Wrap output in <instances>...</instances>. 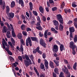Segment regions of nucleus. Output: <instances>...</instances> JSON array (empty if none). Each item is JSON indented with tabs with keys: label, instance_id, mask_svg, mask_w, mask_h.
<instances>
[{
	"label": "nucleus",
	"instance_id": "1",
	"mask_svg": "<svg viewBox=\"0 0 77 77\" xmlns=\"http://www.w3.org/2000/svg\"><path fill=\"white\" fill-rule=\"evenodd\" d=\"M20 50L21 51L22 54H23V53H24V48H23V45H26V44L24 43V40H23V39H20Z\"/></svg>",
	"mask_w": 77,
	"mask_h": 77
},
{
	"label": "nucleus",
	"instance_id": "2",
	"mask_svg": "<svg viewBox=\"0 0 77 77\" xmlns=\"http://www.w3.org/2000/svg\"><path fill=\"white\" fill-rule=\"evenodd\" d=\"M57 19L59 21L60 23H61L62 24H63V19L62 18V15L60 14L57 15Z\"/></svg>",
	"mask_w": 77,
	"mask_h": 77
},
{
	"label": "nucleus",
	"instance_id": "3",
	"mask_svg": "<svg viewBox=\"0 0 77 77\" xmlns=\"http://www.w3.org/2000/svg\"><path fill=\"white\" fill-rule=\"evenodd\" d=\"M32 40L30 38V37L29 36L27 38L26 40V45L28 46H29V44L30 47H32Z\"/></svg>",
	"mask_w": 77,
	"mask_h": 77
},
{
	"label": "nucleus",
	"instance_id": "4",
	"mask_svg": "<svg viewBox=\"0 0 77 77\" xmlns=\"http://www.w3.org/2000/svg\"><path fill=\"white\" fill-rule=\"evenodd\" d=\"M29 61H28L27 60H24V63L26 65V67H28L29 66V65H32V61L30 59L29 60Z\"/></svg>",
	"mask_w": 77,
	"mask_h": 77
},
{
	"label": "nucleus",
	"instance_id": "5",
	"mask_svg": "<svg viewBox=\"0 0 77 77\" xmlns=\"http://www.w3.org/2000/svg\"><path fill=\"white\" fill-rule=\"evenodd\" d=\"M39 43L41 45L43 46L44 48H46V45H47L45 44V43L44 40L42 38H41L40 39Z\"/></svg>",
	"mask_w": 77,
	"mask_h": 77
},
{
	"label": "nucleus",
	"instance_id": "6",
	"mask_svg": "<svg viewBox=\"0 0 77 77\" xmlns=\"http://www.w3.org/2000/svg\"><path fill=\"white\" fill-rule=\"evenodd\" d=\"M41 23L39 22L37 23L36 25L38 26L36 27V29H38V30H39L42 31L43 30V29L42 28V27H41V24L40 23Z\"/></svg>",
	"mask_w": 77,
	"mask_h": 77
},
{
	"label": "nucleus",
	"instance_id": "7",
	"mask_svg": "<svg viewBox=\"0 0 77 77\" xmlns=\"http://www.w3.org/2000/svg\"><path fill=\"white\" fill-rule=\"evenodd\" d=\"M62 70L63 72H64L66 74H70L69 72V71H68V69L67 68V67L65 66H64V68H62Z\"/></svg>",
	"mask_w": 77,
	"mask_h": 77
},
{
	"label": "nucleus",
	"instance_id": "8",
	"mask_svg": "<svg viewBox=\"0 0 77 77\" xmlns=\"http://www.w3.org/2000/svg\"><path fill=\"white\" fill-rule=\"evenodd\" d=\"M52 51L53 52L57 53L58 51V46L57 45H54L53 46V48H52Z\"/></svg>",
	"mask_w": 77,
	"mask_h": 77
},
{
	"label": "nucleus",
	"instance_id": "9",
	"mask_svg": "<svg viewBox=\"0 0 77 77\" xmlns=\"http://www.w3.org/2000/svg\"><path fill=\"white\" fill-rule=\"evenodd\" d=\"M69 47L71 48V49H75L76 48V45H74V43L71 42L70 43Z\"/></svg>",
	"mask_w": 77,
	"mask_h": 77
},
{
	"label": "nucleus",
	"instance_id": "10",
	"mask_svg": "<svg viewBox=\"0 0 77 77\" xmlns=\"http://www.w3.org/2000/svg\"><path fill=\"white\" fill-rule=\"evenodd\" d=\"M57 44H58V45H61L60 47V51L61 52L62 51H63V48L64 49L65 48H64V45H63L60 44V42L57 41Z\"/></svg>",
	"mask_w": 77,
	"mask_h": 77
},
{
	"label": "nucleus",
	"instance_id": "11",
	"mask_svg": "<svg viewBox=\"0 0 77 77\" xmlns=\"http://www.w3.org/2000/svg\"><path fill=\"white\" fill-rule=\"evenodd\" d=\"M69 32L70 34H72V33L75 32V29L74 27L69 28Z\"/></svg>",
	"mask_w": 77,
	"mask_h": 77
},
{
	"label": "nucleus",
	"instance_id": "12",
	"mask_svg": "<svg viewBox=\"0 0 77 77\" xmlns=\"http://www.w3.org/2000/svg\"><path fill=\"white\" fill-rule=\"evenodd\" d=\"M11 26V29L13 30L12 31V35L13 36V37H15L16 36L15 34V32H14V28H13V26H12V24H10Z\"/></svg>",
	"mask_w": 77,
	"mask_h": 77
},
{
	"label": "nucleus",
	"instance_id": "13",
	"mask_svg": "<svg viewBox=\"0 0 77 77\" xmlns=\"http://www.w3.org/2000/svg\"><path fill=\"white\" fill-rule=\"evenodd\" d=\"M22 57L23 59H25V58H26V60H29V58L27 54H25L24 55H22Z\"/></svg>",
	"mask_w": 77,
	"mask_h": 77
},
{
	"label": "nucleus",
	"instance_id": "14",
	"mask_svg": "<svg viewBox=\"0 0 77 77\" xmlns=\"http://www.w3.org/2000/svg\"><path fill=\"white\" fill-rule=\"evenodd\" d=\"M53 23H54V25L55 26H59V22L56 20H53Z\"/></svg>",
	"mask_w": 77,
	"mask_h": 77
},
{
	"label": "nucleus",
	"instance_id": "15",
	"mask_svg": "<svg viewBox=\"0 0 77 77\" xmlns=\"http://www.w3.org/2000/svg\"><path fill=\"white\" fill-rule=\"evenodd\" d=\"M29 6L30 10V11H32L33 10V4H32V2H30L29 3Z\"/></svg>",
	"mask_w": 77,
	"mask_h": 77
},
{
	"label": "nucleus",
	"instance_id": "16",
	"mask_svg": "<svg viewBox=\"0 0 77 77\" xmlns=\"http://www.w3.org/2000/svg\"><path fill=\"white\" fill-rule=\"evenodd\" d=\"M48 32V29L45 30L44 33V37L46 39H47L48 36H47V33Z\"/></svg>",
	"mask_w": 77,
	"mask_h": 77
},
{
	"label": "nucleus",
	"instance_id": "17",
	"mask_svg": "<svg viewBox=\"0 0 77 77\" xmlns=\"http://www.w3.org/2000/svg\"><path fill=\"white\" fill-rule=\"evenodd\" d=\"M39 47H37L33 51V53L35 54L36 53H37V52L39 51Z\"/></svg>",
	"mask_w": 77,
	"mask_h": 77
},
{
	"label": "nucleus",
	"instance_id": "18",
	"mask_svg": "<svg viewBox=\"0 0 77 77\" xmlns=\"http://www.w3.org/2000/svg\"><path fill=\"white\" fill-rule=\"evenodd\" d=\"M8 30V28L6 26H4L3 27L2 29V32L3 33H6L7 32V31Z\"/></svg>",
	"mask_w": 77,
	"mask_h": 77
},
{
	"label": "nucleus",
	"instance_id": "19",
	"mask_svg": "<svg viewBox=\"0 0 77 77\" xmlns=\"http://www.w3.org/2000/svg\"><path fill=\"white\" fill-rule=\"evenodd\" d=\"M39 9L40 12H41L42 14H44V8H42V6H40L39 8Z\"/></svg>",
	"mask_w": 77,
	"mask_h": 77
},
{
	"label": "nucleus",
	"instance_id": "20",
	"mask_svg": "<svg viewBox=\"0 0 77 77\" xmlns=\"http://www.w3.org/2000/svg\"><path fill=\"white\" fill-rule=\"evenodd\" d=\"M54 62L57 66H59V61L54 60Z\"/></svg>",
	"mask_w": 77,
	"mask_h": 77
},
{
	"label": "nucleus",
	"instance_id": "21",
	"mask_svg": "<svg viewBox=\"0 0 77 77\" xmlns=\"http://www.w3.org/2000/svg\"><path fill=\"white\" fill-rule=\"evenodd\" d=\"M63 26L61 24H60L59 26V30L60 31H63Z\"/></svg>",
	"mask_w": 77,
	"mask_h": 77
},
{
	"label": "nucleus",
	"instance_id": "22",
	"mask_svg": "<svg viewBox=\"0 0 77 77\" xmlns=\"http://www.w3.org/2000/svg\"><path fill=\"white\" fill-rule=\"evenodd\" d=\"M9 11H10V8H9V6H7L6 7V12L7 15L8 14H9Z\"/></svg>",
	"mask_w": 77,
	"mask_h": 77
},
{
	"label": "nucleus",
	"instance_id": "23",
	"mask_svg": "<svg viewBox=\"0 0 77 77\" xmlns=\"http://www.w3.org/2000/svg\"><path fill=\"white\" fill-rule=\"evenodd\" d=\"M20 4L22 7L24 6V1L23 0H20Z\"/></svg>",
	"mask_w": 77,
	"mask_h": 77
},
{
	"label": "nucleus",
	"instance_id": "24",
	"mask_svg": "<svg viewBox=\"0 0 77 77\" xmlns=\"http://www.w3.org/2000/svg\"><path fill=\"white\" fill-rule=\"evenodd\" d=\"M49 66H50L51 68H54V64H53V63L51 61H50Z\"/></svg>",
	"mask_w": 77,
	"mask_h": 77
},
{
	"label": "nucleus",
	"instance_id": "25",
	"mask_svg": "<svg viewBox=\"0 0 77 77\" xmlns=\"http://www.w3.org/2000/svg\"><path fill=\"white\" fill-rule=\"evenodd\" d=\"M54 72L55 74H59V69L58 68H55L54 69Z\"/></svg>",
	"mask_w": 77,
	"mask_h": 77
},
{
	"label": "nucleus",
	"instance_id": "26",
	"mask_svg": "<svg viewBox=\"0 0 77 77\" xmlns=\"http://www.w3.org/2000/svg\"><path fill=\"white\" fill-rule=\"evenodd\" d=\"M49 3H50V4H51V6H53L54 5V1H53V0H49Z\"/></svg>",
	"mask_w": 77,
	"mask_h": 77
},
{
	"label": "nucleus",
	"instance_id": "27",
	"mask_svg": "<svg viewBox=\"0 0 77 77\" xmlns=\"http://www.w3.org/2000/svg\"><path fill=\"white\" fill-rule=\"evenodd\" d=\"M5 42V46H6V47H7V48H5V50L6 51L7 50H9V45H7V42Z\"/></svg>",
	"mask_w": 77,
	"mask_h": 77
},
{
	"label": "nucleus",
	"instance_id": "28",
	"mask_svg": "<svg viewBox=\"0 0 77 77\" xmlns=\"http://www.w3.org/2000/svg\"><path fill=\"white\" fill-rule=\"evenodd\" d=\"M64 11H65V12L66 14H67V12H68V13H71V10L70 9L68 10L67 9H64Z\"/></svg>",
	"mask_w": 77,
	"mask_h": 77
},
{
	"label": "nucleus",
	"instance_id": "29",
	"mask_svg": "<svg viewBox=\"0 0 77 77\" xmlns=\"http://www.w3.org/2000/svg\"><path fill=\"white\" fill-rule=\"evenodd\" d=\"M77 62H75L73 66V68L75 70H76L77 69V68H76L77 67Z\"/></svg>",
	"mask_w": 77,
	"mask_h": 77
},
{
	"label": "nucleus",
	"instance_id": "30",
	"mask_svg": "<svg viewBox=\"0 0 77 77\" xmlns=\"http://www.w3.org/2000/svg\"><path fill=\"white\" fill-rule=\"evenodd\" d=\"M31 39L32 41H37V38L36 37H31Z\"/></svg>",
	"mask_w": 77,
	"mask_h": 77
},
{
	"label": "nucleus",
	"instance_id": "31",
	"mask_svg": "<svg viewBox=\"0 0 77 77\" xmlns=\"http://www.w3.org/2000/svg\"><path fill=\"white\" fill-rule=\"evenodd\" d=\"M15 6V2L12 1L11 4V7L12 8H14V7Z\"/></svg>",
	"mask_w": 77,
	"mask_h": 77
},
{
	"label": "nucleus",
	"instance_id": "32",
	"mask_svg": "<svg viewBox=\"0 0 77 77\" xmlns=\"http://www.w3.org/2000/svg\"><path fill=\"white\" fill-rule=\"evenodd\" d=\"M65 5V2H63L62 5H61V6L60 7V9H62V10H63V7H64Z\"/></svg>",
	"mask_w": 77,
	"mask_h": 77
},
{
	"label": "nucleus",
	"instance_id": "33",
	"mask_svg": "<svg viewBox=\"0 0 77 77\" xmlns=\"http://www.w3.org/2000/svg\"><path fill=\"white\" fill-rule=\"evenodd\" d=\"M8 44L10 45L11 48H13V50H14V46H13L12 45V43L10 42H8Z\"/></svg>",
	"mask_w": 77,
	"mask_h": 77
},
{
	"label": "nucleus",
	"instance_id": "34",
	"mask_svg": "<svg viewBox=\"0 0 77 77\" xmlns=\"http://www.w3.org/2000/svg\"><path fill=\"white\" fill-rule=\"evenodd\" d=\"M9 17L12 18H13L14 17V13L12 12L10 13L9 14Z\"/></svg>",
	"mask_w": 77,
	"mask_h": 77
},
{
	"label": "nucleus",
	"instance_id": "35",
	"mask_svg": "<svg viewBox=\"0 0 77 77\" xmlns=\"http://www.w3.org/2000/svg\"><path fill=\"white\" fill-rule=\"evenodd\" d=\"M40 67L41 69H44L45 68L44 65L42 63H41L40 64Z\"/></svg>",
	"mask_w": 77,
	"mask_h": 77
},
{
	"label": "nucleus",
	"instance_id": "36",
	"mask_svg": "<svg viewBox=\"0 0 77 77\" xmlns=\"http://www.w3.org/2000/svg\"><path fill=\"white\" fill-rule=\"evenodd\" d=\"M44 61L45 62V63H44L45 65H48V61L47 60L45 59H44Z\"/></svg>",
	"mask_w": 77,
	"mask_h": 77
},
{
	"label": "nucleus",
	"instance_id": "37",
	"mask_svg": "<svg viewBox=\"0 0 77 77\" xmlns=\"http://www.w3.org/2000/svg\"><path fill=\"white\" fill-rule=\"evenodd\" d=\"M74 42L75 43H76L77 42V35H75L74 36Z\"/></svg>",
	"mask_w": 77,
	"mask_h": 77
},
{
	"label": "nucleus",
	"instance_id": "38",
	"mask_svg": "<svg viewBox=\"0 0 77 77\" xmlns=\"http://www.w3.org/2000/svg\"><path fill=\"white\" fill-rule=\"evenodd\" d=\"M21 28L22 30H25V25L22 24L21 26Z\"/></svg>",
	"mask_w": 77,
	"mask_h": 77
},
{
	"label": "nucleus",
	"instance_id": "39",
	"mask_svg": "<svg viewBox=\"0 0 77 77\" xmlns=\"http://www.w3.org/2000/svg\"><path fill=\"white\" fill-rule=\"evenodd\" d=\"M9 54V55H12V52L9 51V50H8V49H7L6 51Z\"/></svg>",
	"mask_w": 77,
	"mask_h": 77
},
{
	"label": "nucleus",
	"instance_id": "40",
	"mask_svg": "<svg viewBox=\"0 0 77 77\" xmlns=\"http://www.w3.org/2000/svg\"><path fill=\"white\" fill-rule=\"evenodd\" d=\"M72 54L73 55H75L76 54V52L75 51V49H72Z\"/></svg>",
	"mask_w": 77,
	"mask_h": 77
},
{
	"label": "nucleus",
	"instance_id": "41",
	"mask_svg": "<svg viewBox=\"0 0 77 77\" xmlns=\"http://www.w3.org/2000/svg\"><path fill=\"white\" fill-rule=\"evenodd\" d=\"M57 9V8L56 7H53L52 8V11H56Z\"/></svg>",
	"mask_w": 77,
	"mask_h": 77
},
{
	"label": "nucleus",
	"instance_id": "42",
	"mask_svg": "<svg viewBox=\"0 0 77 77\" xmlns=\"http://www.w3.org/2000/svg\"><path fill=\"white\" fill-rule=\"evenodd\" d=\"M42 57H43V59H45V58H46V54H45V53H43L42 54Z\"/></svg>",
	"mask_w": 77,
	"mask_h": 77
},
{
	"label": "nucleus",
	"instance_id": "43",
	"mask_svg": "<svg viewBox=\"0 0 77 77\" xmlns=\"http://www.w3.org/2000/svg\"><path fill=\"white\" fill-rule=\"evenodd\" d=\"M9 59H10V61H11V62H13L14 61V59L13 58V57L10 56L9 57Z\"/></svg>",
	"mask_w": 77,
	"mask_h": 77
},
{
	"label": "nucleus",
	"instance_id": "44",
	"mask_svg": "<svg viewBox=\"0 0 77 77\" xmlns=\"http://www.w3.org/2000/svg\"><path fill=\"white\" fill-rule=\"evenodd\" d=\"M33 13L34 15H35V16H38V13L36 11H33Z\"/></svg>",
	"mask_w": 77,
	"mask_h": 77
},
{
	"label": "nucleus",
	"instance_id": "45",
	"mask_svg": "<svg viewBox=\"0 0 77 77\" xmlns=\"http://www.w3.org/2000/svg\"><path fill=\"white\" fill-rule=\"evenodd\" d=\"M46 20L47 19H46V18H45V17L43 16L42 17V20L43 21L45 22V21H46Z\"/></svg>",
	"mask_w": 77,
	"mask_h": 77
},
{
	"label": "nucleus",
	"instance_id": "46",
	"mask_svg": "<svg viewBox=\"0 0 77 77\" xmlns=\"http://www.w3.org/2000/svg\"><path fill=\"white\" fill-rule=\"evenodd\" d=\"M39 35L40 37H42V36H44V34H42L41 31L39 32Z\"/></svg>",
	"mask_w": 77,
	"mask_h": 77
},
{
	"label": "nucleus",
	"instance_id": "47",
	"mask_svg": "<svg viewBox=\"0 0 77 77\" xmlns=\"http://www.w3.org/2000/svg\"><path fill=\"white\" fill-rule=\"evenodd\" d=\"M22 33L23 35H24V36H27V32H26V31H23L22 32Z\"/></svg>",
	"mask_w": 77,
	"mask_h": 77
},
{
	"label": "nucleus",
	"instance_id": "48",
	"mask_svg": "<svg viewBox=\"0 0 77 77\" xmlns=\"http://www.w3.org/2000/svg\"><path fill=\"white\" fill-rule=\"evenodd\" d=\"M73 24L77 23V18H75L73 20Z\"/></svg>",
	"mask_w": 77,
	"mask_h": 77
},
{
	"label": "nucleus",
	"instance_id": "49",
	"mask_svg": "<svg viewBox=\"0 0 77 77\" xmlns=\"http://www.w3.org/2000/svg\"><path fill=\"white\" fill-rule=\"evenodd\" d=\"M72 6L73 7V8H75L76 7H77V5L74 4V3L73 2V3H72Z\"/></svg>",
	"mask_w": 77,
	"mask_h": 77
},
{
	"label": "nucleus",
	"instance_id": "50",
	"mask_svg": "<svg viewBox=\"0 0 77 77\" xmlns=\"http://www.w3.org/2000/svg\"><path fill=\"white\" fill-rule=\"evenodd\" d=\"M47 3L48 7V8H49V7H50V6H51V5H50V3L48 1L47 2Z\"/></svg>",
	"mask_w": 77,
	"mask_h": 77
},
{
	"label": "nucleus",
	"instance_id": "51",
	"mask_svg": "<svg viewBox=\"0 0 77 77\" xmlns=\"http://www.w3.org/2000/svg\"><path fill=\"white\" fill-rule=\"evenodd\" d=\"M30 58L31 60H33L34 57H33V55H31L30 56Z\"/></svg>",
	"mask_w": 77,
	"mask_h": 77
},
{
	"label": "nucleus",
	"instance_id": "52",
	"mask_svg": "<svg viewBox=\"0 0 77 77\" xmlns=\"http://www.w3.org/2000/svg\"><path fill=\"white\" fill-rule=\"evenodd\" d=\"M63 61L65 64H68V61L64 59Z\"/></svg>",
	"mask_w": 77,
	"mask_h": 77
},
{
	"label": "nucleus",
	"instance_id": "53",
	"mask_svg": "<svg viewBox=\"0 0 77 77\" xmlns=\"http://www.w3.org/2000/svg\"><path fill=\"white\" fill-rule=\"evenodd\" d=\"M26 30L27 32H29V31H31L32 30V29L30 28H27L26 29Z\"/></svg>",
	"mask_w": 77,
	"mask_h": 77
},
{
	"label": "nucleus",
	"instance_id": "54",
	"mask_svg": "<svg viewBox=\"0 0 77 77\" xmlns=\"http://www.w3.org/2000/svg\"><path fill=\"white\" fill-rule=\"evenodd\" d=\"M67 67L69 69H71V66H70V65L69 64H68L67 65Z\"/></svg>",
	"mask_w": 77,
	"mask_h": 77
},
{
	"label": "nucleus",
	"instance_id": "55",
	"mask_svg": "<svg viewBox=\"0 0 77 77\" xmlns=\"http://www.w3.org/2000/svg\"><path fill=\"white\" fill-rule=\"evenodd\" d=\"M6 36H7V38H11V35H6Z\"/></svg>",
	"mask_w": 77,
	"mask_h": 77
},
{
	"label": "nucleus",
	"instance_id": "56",
	"mask_svg": "<svg viewBox=\"0 0 77 77\" xmlns=\"http://www.w3.org/2000/svg\"><path fill=\"white\" fill-rule=\"evenodd\" d=\"M21 17L23 20H25V18H26V17H25L23 15H22Z\"/></svg>",
	"mask_w": 77,
	"mask_h": 77
},
{
	"label": "nucleus",
	"instance_id": "57",
	"mask_svg": "<svg viewBox=\"0 0 77 77\" xmlns=\"http://www.w3.org/2000/svg\"><path fill=\"white\" fill-rule=\"evenodd\" d=\"M70 38H73V39H74V37H73L72 34H70Z\"/></svg>",
	"mask_w": 77,
	"mask_h": 77
},
{
	"label": "nucleus",
	"instance_id": "58",
	"mask_svg": "<svg viewBox=\"0 0 77 77\" xmlns=\"http://www.w3.org/2000/svg\"><path fill=\"white\" fill-rule=\"evenodd\" d=\"M60 59V58L59 57H56V60H57V61H58V60H59Z\"/></svg>",
	"mask_w": 77,
	"mask_h": 77
},
{
	"label": "nucleus",
	"instance_id": "59",
	"mask_svg": "<svg viewBox=\"0 0 77 77\" xmlns=\"http://www.w3.org/2000/svg\"><path fill=\"white\" fill-rule=\"evenodd\" d=\"M12 44H13V45L15 46V40H13V41H11Z\"/></svg>",
	"mask_w": 77,
	"mask_h": 77
},
{
	"label": "nucleus",
	"instance_id": "60",
	"mask_svg": "<svg viewBox=\"0 0 77 77\" xmlns=\"http://www.w3.org/2000/svg\"><path fill=\"white\" fill-rule=\"evenodd\" d=\"M37 52L38 53H39V54H41V55L42 54V52L40 51V50L38 51Z\"/></svg>",
	"mask_w": 77,
	"mask_h": 77
},
{
	"label": "nucleus",
	"instance_id": "61",
	"mask_svg": "<svg viewBox=\"0 0 77 77\" xmlns=\"http://www.w3.org/2000/svg\"><path fill=\"white\" fill-rule=\"evenodd\" d=\"M53 76L54 77H57V75L56 74H55V73L54 72L53 73Z\"/></svg>",
	"mask_w": 77,
	"mask_h": 77
},
{
	"label": "nucleus",
	"instance_id": "62",
	"mask_svg": "<svg viewBox=\"0 0 77 77\" xmlns=\"http://www.w3.org/2000/svg\"><path fill=\"white\" fill-rule=\"evenodd\" d=\"M72 21L69 20L68 23V24H72Z\"/></svg>",
	"mask_w": 77,
	"mask_h": 77
},
{
	"label": "nucleus",
	"instance_id": "63",
	"mask_svg": "<svg viewBox=\"0 0 77 77\" xmlns=\"http://www.w3.org/2000/svg\"><path fill=\"white\" fill-rule=\"evenodd\" d=\"M36 74V75H38V77H39V72H38V71H37V72H35Z\"/></svg>",
	"mask_w": 77,
	"mask_h": 77
},
{
	"label": "nucleus",
	"instance_id": "64",
	"mask_svg": "<svg viewBox=\"0 0 77 77\" xmlns=\"http://www.w3.org/2000/svg\"><path fill=\"white\" fill-rule=\"evenodd\" d=\"M74 26L76 29H77V23H74Z\"/></svg>",
	"mask_w": 77,
	"mask_h": 77
}]
</instances>
